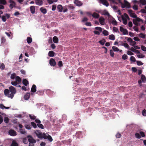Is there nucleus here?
<instances>
[{"label":"nucleus","instance_id":"7c9ffc66","mask_svg":"<svg viewBox=\"0 0 146 146\" xmlns=\"http://www.w3.org/2000/svg\"><path fill=\"white\" fill-rule=\"evenodd\" d=\"M57 9L58 10L59 12H61L62 11L63 8L62 7L61 5H58L57 6Z\"/></svg>","mask_w":146,"mask_h":146},{"label":"nucleus","instance_id":"37998d69","mask_svg":"<svg viewBox=\"0 0 146 146\" xmlns=\"http://www.w3.org/2000/svg\"><path fill=\"white\" fill-rule=\"evenodd\" d=\"M130 16L132 17L136 18L137 17L136 15L134 13H131L130 15H129Z\"/></svg>","mask_w":146,"mask_h":146},{"label":"nucleus","instance_id":"052dcab7","mask_svg":"<svg viewBox=\"0 0 146 146\" xmlns=\"http://www.w3.org/2000/svg\"><path fill=\"white\" fill-rule=\"evenodd\" d=\"M133 29L134 31H135L138 32L139 31L138 28L137 26H134L133 27Z\"/></svg>","mask_w":146,"mask_h":146},{"label":"nucleus","instance_id":"f257e3e1","mask_svg":"<svg viewBox=\"0 0 146 146\" xmlns=\"http://www.w3.org/2000/svg\"><path fill=\"white\" fill-rule=\"evenodd\" d=\"M9 90L11 93L10 94V97L11 99H12L14 95L16 93V90L15 88L12 86H10L9 88Z\"/></svg>","mask_w":146,"mask_h":146},{"label":"nucleus","instance_id":"9b49d317","mask_svg":"<svg viewBox=\"0 0 146 146\" xmlns=\"http://www.w3.org/2000/svg\"><path fill=\"white\" fill-rule=\"evenodd\" d=\"M100 3H102L106 7H108L109 5V3L106 0H100Z\"/></svg>","mask_w":146,"mask_h":146},{"label":"nucleus","instance_id":"e433bc0d","mask_svg":"<svg viewBox=\"0 0 146 146\" xmlns=\"http://www.w3.org/2000/svg\"><path fill=\"white\" fill-rule=\"evenodd\" d=\"M140 2L143 5H146V0H140Z\"/></svg>","mask_w":146,"mask_h":146},{"label":"nucleus","instance_id":"0eeeda50","mask_svg":"<svg viewBox=\"0 0 146 146\" xmlns=\"http://www.w3.org/2000/svg\"><path fill=\"white\" fill-rule=\"evenodd\" d=\"M74 3L77 6H81L83 4L80 1L78 0H76L74 1Z\"/></svg>","mask_w":146,"mask_h":146},{"label":"nucleus","instance_id":"423d86ee","mask_svg":"<svg viewBox=\"0 0 146 146\" xmlns=\"http://www.w3.org/2000/svg\"><path fill=\"white\" fill-rule=\"evenodd\" d=\"M9 134L12 136H15L17 135L16 132L14 130L11 129L9 131Z\"/></svg>","mask_w":146,"mask_h":146},{"label":"nucleus","instance_id":"4d7b16f0","mask_svg":"<svg viewBox=\"0 0 146 146\" xmlns=\"http://www.w3.org/2000/svg\"><path fill=\"white\" fill-rule=\"evenodd\" d=\"M118 1H119V3H121V7L122 8H124L125 7H126V6H125V3L123 4V3L121 2L120 1V0H118Z\"/></svg>","mask_w":146,"mask_h":146},{"label":"nucleus","instance_id":"de8ad7c7","mask_svg":"<svg viewBox=\"0 0 146 146\" xmlns=\"http://www.w3.org/2000/svg\"><path fill=\"white\" fill-rule=\"evenodd\" d=\"M4 121L6 123H8L9 121V119L7 117H5L4 118Z\"/></svg>","mask_w":146,"mask_h":146},{"label":"nucleus","instance_id":"e2e57ef3","mask_svg":"<svg viewBox=\"0 0 146 146\" xmlns=\"http://www.w3.org/2000/svg\"><path fill=\"white\" fill-rule=\"evenodd\" d=\"M139 36L142 38H145V37L146 36L142 33H141L139 35Z\"/></svg>","mask_w":146,"mask_h":146},{"label":"nucleus","instance_id":"a878e982","mask_svg":"<svg viewBox=\"0 0 146 146\" xmlns=\"http://www.w3.org/2000/svg\"><path fill=\"white\" fill-rule=\"evenodd\" d=\"M102 14L105 15H107L108 16H110V14L106 10H105L102 11Z\"/></svg>","mask_w":146,"mask_h":146},{"label":"nucleus","instance_id":"49530a36","mask_svg":"<svg viewBox=\"0 0 146 146\" xmlns=\"http://www.w3.org/2000/svg\"><path fill=\"white\" fill-rule=\"evenodd\" d=\"M103 34L104 36H107L109 35L108 32L106 30H104L103 32Z\"/></svg>","mask_w":146,"mask_h":146},{"label":"nucleus","instance_id":"5701e85b","mask_svg":"<svg viewBox=\"0 0 146 146\" xmlns=\"http://www.w3.org/2000/svg\"><path fill=\"white\" fill-rule=\"evenodd\" d=\"M141 79L143 83H145L146 81V78L145 76L143 74H141Z\"/></svg>","mask_w":146,"mask_h":146},{"label":"nucleus","instance_id":"09e8293b","mask_svg":"<svg viewBox=\"0 0 146 146\" xmlns=\"http://www.w3.org/2000/svg\"><path fill=\"white\" fill-rule=\"evenodd\" d=\"M122 59L124 60H125L127 58V56L126 54H124L122 57Z\"/></svg>","mask_w":146,"mask_h":146},{"label":"nucleus","instance_id":"774afa93","mask_svg":"<svg viewBox=\"0 0 146 146\" xmlns=\"http://www.w3.org/2000/svg\"><path fill=\"white\" fill-rule=\"evenodd\" d=\"M142 114L143 116H146V110L145 109L143 110Z\"/></svg>","mask_w":146,"mask_h":146},{"label":"nucleus","instance_id":"a18cd8bd","mask_svg":"<svg viewBox=\"0 0 146 146\" xmlns=\"http://www.w3.org/2000/svg\"><path fill=\"white\" fill-rule=\"evenodd\" d=\"M29 117L30 118L32 119H35L36 118V116H34V115H32L31 114H29Z\"/></svg>","mask_w":146,"mask_h":146},{"label":"nucleus","instance_id":"c03bdc74","mask_svg":"<svg viewBox=\"0 0 146 146\" xmlns=\"http://www.w3.org/2000/svg\"><path fill=\"white\" fill-rule=\"evenodd\" d=\"M11 83L12 85L14 86H16L18 85V84H19L16 81H12L11 82Z\"/></svg>","mask_w":146,"mask_h":146},{"label":"nucleus","instance_id":"338daca9","mask_svg":"<svg viewBox=\"0 0 146 146\" xmlns=\"http://www.w3.org/2000/svg\"><path fill=\"white\" fill-rule=\"evenodd\" d=\"M141 48L143 51H146V47L145 46L142 45L141 46Z\"/></svg>","mask_w":146,"mask_h":146},{"label":"nucleus","instance_id":"f3484780","mask_svg":"<svg viewBox=\"0 0 146 146\" xmlns=\"http://www.w3.org/2000/svg\"><path fill=\"white\" fill-rule=\"evenodd\" d=\"M16 81L20 84L21 82V79L19 76H17L15 77Z\"/></svg>","mask_w":146,"mask_h":146},{"label":"nucleus","instance_id":"473e14b6","mask_svg":"<svg viewBox=\"0 0 146 146\" xmlns=\"http://www.w3.org/2000/svg\"><path fill=\"white\" fill-rule=\"evenodd\" d=\"M46 93L47 94L51 95L53 93H54V92L51 91L50 90L48 89L46 90Z\"/></svg>","mask_w":146,"mask_h":146},{"label":"nucleus","instance_id":"f03ea898","mask_svg":"<svg viewBox=\"0 0 146 146\" xmlns=\"http://www.w3.org/2000/svg\"><path fill=\"white\" fill-rule=\"evenodd\" d=\"M27 137H28V140L30 143L33 144L36 143V140L31 135H27Z\"/></svg>","mask_w":146,"mask_h":146},{"label":"nucleus","instance_id":"69168bd1","mask_svg":"<svg viewBox=\"0 0 146 146\" xmlns=\"http://www.w3.org/2000/svg\"><path fill=\"white\" fill-rule=\"evenodd\" d=\"M58 65L60 67L62 66H63L62 62L61 61H59L58 63Z\"/></svg>","mask_w":146,"mask_h":146},{"label":"nucleus","instance_id":"3c124183","mask_svg":"<svg viewBox=\"0 0 146 146\" xmlns=\"http://www.w3.org/2000/svg\"><path fill=\"white\" fill-rule=\"evenodd\" d=\"M0 3L1 4L5 5L6 4L7 2L5 0H0Z\"/></svg>","mask_w":146,"mask_h":146},{"label":"nucleus","instance_id":"6ab92c4d","mask_svg":"<svg viewBox=\"0 0 146 146\" xmlns=\"http://www.w3.org/2000/svg\"><path fill=\"white\" fill-rule=\"evenodd\" d=\"M92 16L95 19H97L99 17V15L96 13H94L92 15Z\"/></svg>","mask_w":146,"mask_h":146},{"label":"nucleus","instance_id":"8fccbe9b","mask_svg":"<svg viewBox=\"0 0 146 146\" xmlns=\"http://www.w3.org/2000/svg\"><path fill=\"white\" fill-rule=\"evenodd\" d=\"M31 124L32 126L35 128H36L37 127L36 124L34 122H32L31 123Z\"/></svg>","mask_w":146,"mask_h":146},{"label":"nucleus","instance_id":"680f3d73","mask_svg":"<svg viewBox=\"0 0 146 146\" xmlns=\"http://www.w3.org/2000/svg\"><path fill=\"white\" fill-rule=\"evenodd\" d=\"M139 133L140 135L142 137H145V135L144 132L142 131H141Z\"/></svg>","mask_w":146,"mask_h":146},{"label":"nucleus","instance_id":"7ed1b4c3","mask_svg":"<svg viewBox=\"0 0 146 146\" xmlns=\"http://www.w3.org/2000/svg\"><path fill=\"white\" fill-rule=\"evenodd\" d=\"M120 31L123 33V35H128V32L126 29L123 28L121 27H120Z\"/></svg>","mask_w":146,"mask_h":146},{"label":"nucleus","instance_id":"f704fd0d","mask_svg":"<svg viewBox=\"0 0 146 146\" xmlns=\"http://www.w3.org/2000/svg\"><path fill=\"white\" fill-rule=\"evenodd\" d=\"M136 18V19L135 20H134V21L137 22H141L142 23H143V21L142 19L139 18L137 17Z\"/></svg>","mask_w":146,"mask_h":146},{"label":"nucleus","instance_id":"c756f323","mask_svg":"<svg viewBox=\"0 0 146 146\" xmlns=\"http://www.w3.org/2000/svg\"><path fill=\"white\" fill-rule=\"evenodd\" d=\"M28 139V137H27H27L24 138L23 139V143L25 144L27 143L28 142L27 140Z\"/></svg>","mask_w":146,"mask_h":146},{"label":"nucleus","instance_id":"ea45409f","mask_svg":"<svg viewBox=\"0 0 146 146\" xmlns=\"http://www.w3.org/2000/svg\"><path fill=\"white\" fill-rule=\"evenodd\" d=\"M37 126L40 128L42 129H44V127L43 125L40 123L37 124Z\"/></svg>","mask_w":146,"mask_h":146},{"label":"nucleus","instance_id":"1a4fd4ad","mask_svg":"<svg viewBox=\"0 0 146 146\" xmlns=\"http://www.w3.org/2000/svg\"><path fill=\"white\" fill-rule=\"evenodd\" d=\"M9 91L8 89H5L4 90V95L7 96L8 97L10 98V97Z\"/></svg>","mask_w":146,"mask_h":146},{"label":"nucleus","instance_id":"ddd939ff","mask_svg":"<svg viewBox=\"0 0 146 146\" xmlns=\"http://www.w3.org/2000/svg\"><path fill=\"white\" fill-rule=\"evenodd\" d=\"M30 97V93H27L24 95V98L25 100H28L29 98Z\"/></svg>","mask_w":146,"mask_h":146},{"label":"nucleus","instance_id":"4c0bfd02","mask_svg":"<svg viewBox=\"0 0 146 146\" xmlns=\"http://www.w3.org/2000/svg\"><path fill=\"white\" fill-rule=\"evenodd\" d=\"M36 93L40 96L43 95L44 94V92L41 91H38Z\"/></svg>","mask_w":146,"mask_h":146},{"label":"nucleus","instance_id":"20e7f679","mask_svg":"<svg viewBox=\"0 0 146 146\" xmlns=\"http://www.w3.org/2000/svg\"><path fill=\"white\" fill-rule=\"evenodd\" d=\"M9 2L11 3L9 5V7L11 9H12L13 7H15L16 3L13 1L9 0Z\"/></svg>","mask_w":146,"mask_h":146},{"label":"nucleus","instance_id":"f8f14e48","mask_svg":"<svg viewBox=\"0 0 146 146\" xmlns=\"http://www.w3.org/2000/svg\"><path fill=\"white\" fill-rule=\"evenodd\" d=\"M36 4L38 5L41 6L43 4V1L42 0H35Z\"/></svg>","mask_w":146,"mask_h":146},{"label":"nucleus","instance_id":"c9c22d12","mask_svg":"<svg viewBox=\"0 0 146 146\" xmlns=\"http://www.w3.org/2000/svg\"><path fill=\"white\" fill-rule=\"evenodd\" d=\"M5 67V66L4 64L2 63L0 64V69H1L2 70H4Z\"/></svg>","mask_w":146,"mask_h":146},{"label":"nucleus","instance_id":"6e6552de","mask_svg":"<svg viewBox=\"0 0 146 146\" xmlns=\"http://www.w3.org/2000/svg\"><path fill=\"white\" fill-rule=\"evenodd\" d=\"M105 20V19L102 17H100L99 19V22L102 25H104Z\"/></svg>","mask_w":146,"mask_h":146},{"label":"nucleus","instance_id":"9d476101","mask_svg":"<svg viewBox=\"0 0 146 146\" xmlns=\"http://www.w3.org/2000/svg\"><path fill=\"white\" fill-rule=\"evenodd\" d=\"M35 133L38 138L40 139L42 138V133L37 130L36 131V132Z\"/></svg>","mask_w":146,"mask_h":146},{"label":"nucleus","instance_id":"4468645a","mask_svg":"<svg viewBox=\"0 0 146 146\" xmlns=\"http://www.w3.org/2000/svg\"><path fill=\"white\" fill-rule=\"evenodd\" d=\"M30 11L32 14H34L35 12V8L34 6H32L30 7Z\"/></svg>","mask_w":146,"mask_h":146},{"label":"nucleus","instance_id":"79ce46f5","mask_svg":"<svg viewBox=\"0 0 146 146\" xmlns=\"http://www.w3.org/2000/svg\"><path fill=\"white\" fill-rule=\"evenodd\" d=\"M111 23L114 25H117V22L116 21L115 19H114L111 21Z\"/></svg>","mask_w":146,"mask_h":146},{"label":"nucleus","instance_id":"bf43d9fd","mask_svg":"<svg viewBox=\"0 0 146 146\" xmlns=\"http://www.w3.org/2000/svg\"><path fill=\"white\" fill-rule=\"evenodd\" d=\"M137 64L138 66H140L142 65L143 64V63L141 61H137Z\"/></svg>","mask_w":146,"mask_h":146},{"label":"nucleus","instance_id":"6e6d98bb","mask_svg":"<svg viewBox=\"0 0 146 146\" xmlns=\"http://www.w3.org/2000/svg\"><path fill=\"white\" fill-rule=\"evenodd\" d=\"M110 56L112 57H113L114 56V52H113V51L112 50H110Z\"/></svg>","mask_w":146,"mask_h":146},{"label":"nucleus","instance_id":"72a5a7b5","mask_svg":"<svg viewBox=\"0 0 146 146\" xmlns=\"http://www.w3.org/2000/svg\"><path fill=\"white\" fill-rule=\"evenodd\" d=\"M109 39L112 40H114L115 39V37L114 35H111L109 36Z\"/></svg>","mask_w":146,"mask_h":146},{"label":"nucleus","instance_id":"5fc2aeb1","mask_svg":"<svg viewBox=\"0 0 146 146\" xmlns=\"http://www.w3.org/2000/svg\"><path fill=\"white\" fill-rule=\"evenodd\" d=\"M130 60L131 61L135 62L136 61L135 58L133 56H131L130 58Z\"/></svg>","mask_w":146,"mask_h":146},{"label":"nucleus","instance_id":"0e129e2a","mask_svg":"<svg viewBox=\"0 0 146 146\" xmlns=\"http://www.w3.org/2000/svg\"><path fill=\"white\" fill-rule=\"evenodd\" d=\"M95 29L97 30H98L100 32L102 31V29L100 27H96L95 28Z\"/></svg>","mask_w":146,"mask_h":146},{"label":"nucleus","instance_id":"b1692460","mask_svg":"<svg viewBox=\"0 0 146 146\" xmlns=\"http://www.w3.org/2000/svg\"><path fill=\"white\" fill-rule=\"evenodd\" d=\"M131 51L137 53H139L140 52L139 50L135 49L133 48L132 47L129 49Z\"/></svg>","mask_w":146,"mask_h":146},{"label":"nucleus","instance_id":"2f4dec72","mask_svg":"<svg viewBox=\"0 0 146 146\" xmlns=\"http://www.w3.org/2000/svg\"><path fill=\"white\" fill-rule=\"evenodd\" d=\"M27 40L28 43L30 44L31 43L32 41V39L31 37H27Z\"/></svg>","mask_w":146,"mask_h":146},{"label":"nucleus","instance_id":"cd10ccee","mask_svg":"<svg viewBox=\"0 0 146 146\" xmlns=\"http://www.w3.org/2000/svg\"><path fill=\"white\" fill-rule=\"evenodd\" d=\"M49 4H51L54 3L56 2L58 0H46Z\"/></svg>","mask_w":146,"mask_h":146},{"label":"nucleus","instance_id":"a19ab883","mask_svg":"<svg viewBox=\"0 0 146 146\" xmlns=\"http://www.w3.org/2000/svg\"><path fill=\"white\" fill-rule=\"evenodd\" d=\"M112 48L114 51H118L119 50L118 48L115 46H113Z\"/></svg>","mask_w":146,"mask_h":146},{"label":"nucleus","instance_id":"13d9d810","mask_svg":"<svg viewBox=\"0 0 146 146\" xmlns=\"http://www.w3.org/2000/svg\"><path fill=\"white\" fill-rule=\"evenodd\" d=\"M47 139H48V140L50 142H51L53 140V139H52V137H51V136L50 135H48V136H47Z\"/></svg>","mask_w":146,"mask_h":146},{"label":"nucleus","instance_id":"393cba45","mask_svg":"<svg viewBox=\"0 0 146 146\" xmlns=\"http://www.w3.org/2000/svg\"><path fill=\"white\" fill-rule=\"evenodd\" d=\"M53 40L54 42L57 43L58 42V39L57 37L54 36L53 37Z\"/></svg>","mask_w":146,"mask_h":146},{"label":"nucleus","instance_id":"a211bd4d","mask_svg":"<svg viewBox=\"0 0 146 146\" xmlns=\"http://www.w3.org/2000/svg\"><path fill=\"white\" fill-rule=\"evenodd\" d=\"M40 10L41 12L44 14H45L47 12L46 9L43 7H41L40 8Z\"/></svg>","mask_w":146,"mask_h":146},{"label":"nucleus","instance_id":"4be33fe9","mask_svg":"<svg viewBox=\"0 0 146 146\" xmlns=\"http://www.w3.org/2000/svg\"><path fill=\"white\" fill-rule=\"evenodd\" d=\"M124 2L126 7L129 8L131 7L130 4L127 1L124 0Z\"/></svg>","mask_w":146,"mask_h":146},{"label":"nucleus","instance_id":"603ef678","mask_svg":"<svg viewBox=\"0 0 146 146\" xmlns=\"http://www.w3.org/2000/svg\"><path fill=\"white\" fill-rule=\"evenodd\" d=\"M133 24L135 25V26H140V24L138 23L137 22L134 21V20H133Z\"/></svg>","mask_w":146,"mask_h":146},{"label":"nucleus","instance_id":"c85d7f7f","mask_svg":"<svg viewBox=\"0 0 146 146\" xmlns=\"http://www.w3.org/2000/svg\"><path fill=\"white\" fill-rule=\"evenodd\" d=\"M106 42V40L105 39H103L102 40L99 41V43L101 44L102 45H104L105 42Z\"/></svg>","mask_w":146,"mask_h":146},{"label":"nucleus","instance_id":"864d4df0","mask_svg":"<svg viewBox=\"0 0 146 146\" xmlns=\"http://www.w3.org/2000/svg\"><path fill=\"white\" fill-rule=\"evenodd\" d=\"M135 137L138 139H140L141 137V136L140 135V134L138 133H136L135 134Z\"/></svg>","mask_w":146,"mask_h":146},{"label":"nucleus","instance_id":"39448f33","mask_svg":"<svg viewBox=\"0 0 146 146\" xmlns=\"http://www.w3.org/2000/svg\"><path fill=\"white\" fill-rule=\"evenodd\" d=\"M49 64L51 66H55L56 64V62L55 60L52 58H51L49 60Z\"/></svg>","mask_w":146,"mask_h":146},{"label":"nucleus","instance_id":"bb28decb","mask_svg":"<svg viewBox=\"0 0 146 146\" xmlns=\"http://www.w3.org/2000/svg\"><path fill=\"white\" fill-rule=\"evenodd\" d=\"M121 18L123 21V23L125 25H126L127 23V21L126 19H125L123 15L121 16Z\"/></svg>","mask_w":146,"mask_h":146},{"label":"nucleus","instance_id":"aec40b11","mask_svg":"<svg viewBox=\"0 0 146 146\" xmlns=\"http://www.w3.org/2000/svg\"><path fill=\"white\" fill-rule=\"evenodd\" d=\"M11 146H18V144L15 140H13L12 141Z\"/></svg>","mask_w":146,"mask_h":146},{"label":"nucleus","instance_id":"58836bf2","mask_svg":"<svg viewBox=\"0 0 146 146\" xmlns=\"http://www.w3.org/2000/svg\"><path fill=\"white\" fill-rule=\"evenodd\" d=\"M16 74L15 73H13L12 74L11 76V79H14L16 77Z\"/></svg>","mask_w":146,"mask_h":146},{"label":"nucleus","instance_id":"2eb2a0df","mask_svg":"<svg viewBox=\"0 0 146 146\" xmlns=\"http://www.w3.org/2000/svg\"><path fill=\"white\" fill-rule=\"evenodd\" d=\"M22 83L25 86H27L29 84L28 81L26 79H23Z\"/></svg>","mask_w":146,"mask_h":146},{"label":"nucleus","instance_id":"dca6fc26","mask_svg":"<svg viewBox=\"0 0 146 146\" xmlns=\"http://www.w3.org/2000/svg\"><path fill=\"white\" fill-rule=\"evenodd\" d=\"M31 91L33 92H35L36 91V86L35 85H33Z\"/></svg>","mask_w":146,"mask_h":146},{"label":"nucleus","instance_id":"412c9836","mask_svg":"<svg viewBox=\"0 0 146 146\" xmlns=\"http://www.w3.org/2000/svg\"><path fill=\"white\" fill-rule=\"evenodd\" d=\"M55 53L53 51H50L48 52V55L50 57H53L55 55Z\"/></svg>","mask_w":146,"mask_h":146}]
</instances>
